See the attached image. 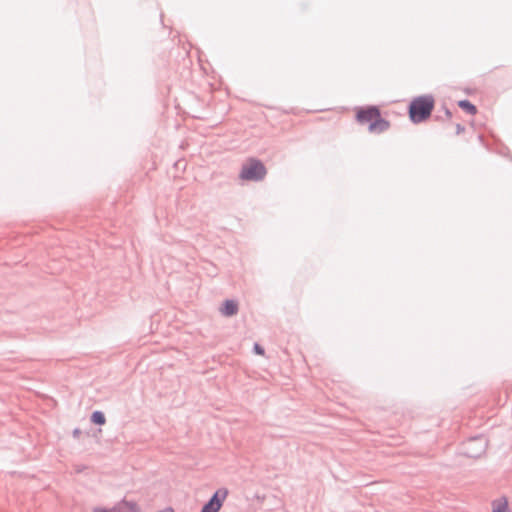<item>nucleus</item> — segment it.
Instances as JSON below:
<instances>
[{
  "mask_svg": "<svg viewBox=\"0 0 512 512\" xmlns=\"http://www.w3.org/2000/svg\"><path fill=\"white\" fill-rule=\"evenodd\" d=\"M356 118L361 124L368 123L371 133H381L389 127V123L380 117L379 109L374 106L357 109Z\"/></svg>",
  "mask_w": 512,
  "mask_h": 512,
  "instance_id": "nucleus-1",
  "label": "nucleus"
},
{
  "mask_svg": "<svg viewBox=\"0 0 512 512\" xmlns=\"http://www.w3.org/2000/svg\"><path fill=\"white\" fill-rule=\"evenodd\" d=\"M434 108V100L430 96H421L414 99L409 107L410 118L413 122L427 119Z\"/></svg>",
  "mask_w": 512,
  "mask_h": 512,
  "instance_id": "nucleus-2",
  "label": "nucleus"
},
{
  "mask_svg": "<svg viewBox=\"0 0 512 512\" xmlns=\"http://www.w3.org/2000/svg\"><path fill=\"white\" fill-rule=\"evenodd\" d=\"M266 175L265 166L256 159L248 160L242 167L240 178L243 180H262Z\"/></svg>",
  "mask_w": 512,
  "mask_h": 512,
  "instance_id": "nucleus-3",
  "label": "nucleus"
},
{
  "mask_svg": "<svg viewBox=\"0 0 512 512\" xmlns=\"http://www.w3.org/2000/svg\"><path fill=\"white\" fill-rule=\"evenodd\" d=\"M92 512H142L141 508L135 503L127 500L118 502L114 507H95Z\"/></svg>",
  "mask_w": 512,
  "mask_h": 512,
  "instance_id": "nucleus-4",
  "label": "nucleus"
},
{
  "mask_svg": "<svg viewBox=\"0 0 512 512\" xmlns=\"http://www.w3.org/2000/svg\"><path fill=\"white\" fill-rule=\"evenodd\" d=\"M227 495L228 491L226 489L216 491L209 502L203 506L201 512H219Z\"/></svg>",
  "mask_w": 512,
  "mask_h": 512,
  "instance_id": "nucleus-5",
  "label": "nucleus"
},
{
  "mask_svg": "<svg viewBox=\"0 0 512 512\" xmlns=\"http://www.w3.org/2000/svg\"><path fill=\"white\" fill-rule=\"evenodd\" d=\"M224 316H232L238 312V304L233 300H226L220 309Z\"/></svg>",
  "mask_w": 512,
  "mask_h": 512,
  "instance_id": "nucleus-6",
  "label": "nucleus"
},
{
  "mask_svg": "<svg viewBox=\"0 0 512 512\" xmlns=\"http://www.w3.org/2000/svg\"><path fill=\"white\" fill-rule=\"evenodd\" d=\"M492 512H511L507 499L499 498L492 502Z\"/></svg>",
  "mask_w": 512,
  "mask_h": 512,
  "instance_id": "nucleus-7",
  "label": "nucleus"
},
{
  "mask_svg": "<svg viewBox=\"0 0 512 512\" xmlns=\"http://www.w3.org/2000/svg\"><path fill=\"white\" fill-rule=\"evenodd\" d=\"M458 105L470 115H475L477 113V108L475 105H473L468 100H461L459 101Z\"/></svg>",
  "mask_w": 512,
  "mask_h": 512,
  "instance_id": "nucleus-8",
  "label": "nucleus"
},
{
  "mask_svg": "<svg viewBox=\"0 0 512 512\" xmlns=\"http://www.w3.org/2000/svg\"><path fill=\"white\" fill-rule=\"evenodd\" d=\"M91 420L93 423L103 425L106 422L105 416L102 412L96 411L92 414Z\"/></svg>",
  "mask_w": 512,
  "mask_h": 512,
  "instance_id": "nucleus-9",
  "label": "nucleus"
},
{
  "mask_svg": "<svg viewBox=\"0 0 512 512\" xmlns=\"http://www.w3.org/2000/svg\"><path fill=\"white\" fill-rule=\"evenodd\" d=\"M479 444H480V449L478 452H474L470 447L467 448V454L470 456V457H478L480 456L484 451H485V447H486V444L484 441L480 440L479 441Z\"/></svg>",
  "mask_w": 512,
  "mask_h": 512,
  "instance_id": "nucleus-10",
  "label": "nucleus"
},
{
  "mask_svg": "<svg viewBox=\"0 0 512 512\" xmlns=\"http://www.w3.org/2000/svg\"><path fill=\"white\" fill-rule=\"evenodd\" d=\"M254 351L256 354H258L260 356L264 355V349L257 343L254 345Z\"/></svg>",
  "mask_w": 512,
  "mask_h": 512,
  "instance_id": "nucleus-11",
  "label": "nucleus"
},
{
  "mask_svg": "<svg viewBox=\"0 0 512 512\" xmlns=\"http://www.w3.org/2000/svg\"><path fill=\"white\" fill-rule=\"evenodd\" d=\"M158 512H174V510L171 508V507H167L161 511H158Z\"/></svg>",
  "mask_w": 512,
  "mask_h": 512,
  "instance_id": "nucleus-12",
  "label": "nucleus"
}]
</instances>
